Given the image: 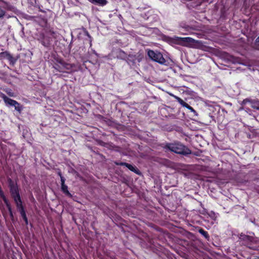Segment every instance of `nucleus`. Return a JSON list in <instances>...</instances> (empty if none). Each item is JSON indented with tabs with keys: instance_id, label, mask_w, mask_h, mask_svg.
I'll return each instance as SVG.
<instances>
[{
	"instance_id": "obj_7",
	"label": "nucleus",
	"mask_w": 259,
	"mask_h": 259,
	"mask_svg": "<svg viewBox=\"0 0 259 259\" xmlns=\"http://www.w3.org/2000/svg\"><path fill=\"white\" fill-rule=\"evenodd\" d=\"M0 196H1V198H3V200L4 201V202L6 203V205L7 206L9 211H11V208H10V204H9L8 201L7 200L6 198L5 197V196L4 195V194L2 189H0Z\"/></svg>"
},
{
	"instance_id": "obj_15",
	"label": "nucleus",
	"mask_w": 259,
	"mask_h": 259,
	"mask_svg": "<svg viewBox=\"0 0 259 259\" xmlns=\"http://www.w3.org/2000/svg\"><path fill=\"white\" fill-rule=\"evenodd\" d=\"M185 107L187 108L192 112H193L195 115H197L196 112L195 111V110L192 107L189 106L188 104H187V106H186Z\"/></svg>"
},
{
	"instance_id": "obj_5",
	"label": "nucleus",
	"mask_w": 259,
	"mask_h": 259,
	"mask_svg": "<svg viewBox=\"0 0 259 259\" xmlns=\"http://www.w3.org/2000/svg\"><path fill=\"white\" fill-rule=\"evenodd\" d=\"M91 3L100 6H105L107 4V0H88Z\"/></svg>"
},
{
	"instance_id": "obj_19",
	"label": "nucleus",
	"mask_w": 259,
	"mask_h": 259,
	"mask_svg": "<svg viewBox=\"0 0 259 259\" xmlns=\"http://www.w3.org/2000/svg\"><path fill=\"white\" fill-rule=\"evenodd\" d=\"M255 41L257 44H259V36L256 39Z\"/></svg>"
},
{
	"instance_id": "obj_21",
	"label": "nucleus",
	"mask_w": 259,
	"mask_h": 259,
	"mask_svg": "<svg viewBox=\"0 0 259 259\" xmlns=\"http://www.w3.org/2000/svg\"><path fill=\"white\" fill-rule=\"evenodd\" d=\"M9 95L10 96H12V95H11V93H10Z\"/></svg>"
},
{
	"instance_id": "obj_3",
	"label": "nucleus",
	"mask_w": 259,
	"mask_h": 259,
	"mask_svg": "<svg viewBox=\"0 0 259 259\" xmlns=\"http://www.w3.org/2000/svg\"><path fill=\"white\" fill-rule=\"evenodd\" d=\"M148 55L152 60L160 64H162L165 62V60L163 57L162 55L158 52L149 50L148 52Z\"/></svg>"
},
{
	"instance_id": "obj_18",
	"label": "nucleus",
	"mask_w": 259,
	"mask_h": 259,
	"mask_svg": "<svg viewBox=\"0 0 259 259\" xmlns=\"http://www.w3.org/2000/svg\"><path fill=\"white\" fill-rule=\"evenodd\" d=\"M8 55H9V54L6 52H3L0 54V56H8Z\"/></svg>"
},
{
	"instance_id": "obj_2",
	"label": "nucleus",
	"mask_w": 259,
	"mask_h": 259,
	"mask_svg": "<svg viewBox=\"0 0 259 259\" xmlns=\"http://www.w3.org/2000/svg\"><path fill=\"white\" fill-rule=\"evenodd\" d=\"M167 147L170 151L178 154L186 155L191 153L188 148L178 143L170 144L167 146Z\"/></svg>"
},
{
	"instance_id": "obj_12",
	"label": "nucleus",
	"mask_w": 259,
	"mask_h": 259,
	"mask_svg": "<svg viewBox=\"0 0 259 259\" xmlns=\"http://www.w3.org/2000/svg\"><path fill=\"white\" fill-rule=\"evenodd\" d=\"M176 98L177 99L178 102L184 107H186L187 106V104L186 103H185L183 100H182L181 98L179 97H176Z\"/></svg>"
},
{
	"instance_id": "obj_10",
	"label": "nucleus",
	"mask_w": 259,
	"mask_h": 259,
	"mask_svg": "<svg viewBox=\"0 0 259 259\" xmlns=\"http://www.w3.org/2000/svg\"><path fill=\"white\" fill-rule=\"evenodd\" d=\"M121 164L125 165L131 170L134 171L136 173H138V169L134 166L128 163H121Z\"/></svg>"
},
{
	"instance_id": "obj_13",
	"label": "nucleus",
	"mask_w": 259,
	"mask_h": 259,
	"mask_svg": "<svg viewBox=\"0 0 259 259\" xmlns=\"http://www.w3.org/2000/svg\"><path fill=\"white\" fill-rule=\"evenodd\" d=\"M199 232L200 233H201L202 235H203L205 238L208 237V234L207 233L203 230V229H200L199 230Z\"/></svg>"
},
{
	"instance_id": "obj_11",
	"label": "nucleus",
	"mask_w": 259,
	"mask_h": 259,
	"mask_svg": "<svg viewBox=\"0 0 259 259\" xmlns=\"http://www.w3.org/2000/svg\"><path fill=\"white\" fill-rule=\"evenodd\" d=\"M11 192L12 195L13 196L16 195L17 194H19L18 189H17V187H11Z\"/></svg>"
},
{
	"instance_id": "obj_20",
	"label": "nucleus",
	"mask_w": 259,
	"mask_h": 259,
	"mask_svg": "<svg viewBox=\"0 0 259 259\" xmlns=\"http://www.w3.org/2000/svg\"><path fill=\"white\" fill-rule=\"evenodd\" d=\"M9 95L10 96H12V95H11V93H10Z\"/></svg>"
},
{
	"instance_id": "obj_16",
	"label": "nucleus",
	"mask_w": 259,
	"mask_h": 259,
	"mask_svg": "<svg viewBox=\"0 0 259 259\" xmlns=\"http://www.w3.org/2000/svg\"><path fill=\"white\" fill-rule=\"evenodd\" d=\"M59 176L60 177L61 181V185L65 184V178L63 176H62V175H61L60 172L59 173Z\"/></svg>"
},
{
	"instance_id": "obj_4",
	"label": "nucleus",
	"mask_w": 259,
	"mask_h": 259,
	"mask_svg": "<svg viewBox=\"0 0 259 259\" xmlns=\"http://www.w3.org/2000/svg\"><path fill=\"white\" fill-rule=\"evenodd\" d=\"M1 97L7 105L14 106L15 109L18 111H20L22 110L21 107L17 101L9 98L4 94H2Z\"/></svg>"
},
{
	"instance_id": "obj_17",
	"label": "nucleus",
	"mask_w": 259,
	"mask_h": 259,
	"mask_svg": "<svg viewBox=\"0 0 259 259\" xmlns=\"http://www.w3.org/2000/svg\"><path fill=\"white\" fill-rule=\"evenodd\" d=\"M5 14V11L0 8V18L3 17Z\"/></svg>"
},
{
	"instance_id": "obj_1",
	"label": "nucleus",
	"mask_w": 259,
	"mask_h": 259,
	"mask_svg": "<svg viewBox=\"0 0 259 259\" xmlns=\"http://www.w3.org/2000/svg\"><path fill=\"white\" fill-rule=\"evenodd\" d=\"M246 105V111L254 116L259 115V101H244Z\"/></svg>"
},
{
	"instance_id": "obj_9",
	"label": "nucleus",
	"mask_w": 259,
	"mask_h": 259,
	"mask_svg": "<svg viewBox=\"0 0 259 259\" xmlns=\"http://www.w3.org/2000/svg\"><path fill=\"white\" fill-rule=\"evenodd\" d=\"M180 39L184 43L194 42L195 40L191 37H181Z\"/></svg>"
},
{
	"instance_id": "obj_8",
	"label": "nucleus",
	"mask_w": 259,
	"mask_h": 259,
	"mask_svg": "<svg viewBox=\"0 0 259 259\" xmlns=\"http://www.w3.org/2000/svg\"><path fill=\"white\" fill-rule=\"evenodd\" d=\"M61 190L66 195H67L69 197H72L71 194L68 190L67 186H66L65 184L61 185Z\"/></svg>"
},
{
	"instance_id": "obj_14",
	"label": "nucleus",
	"mask_w": 259,
	"mask_h": 259,
	"mask_svg": "<svg viewBox=\"0 0 259 259\" xmlns=\"http://www.w3.org/2000/svg\"><path fill=\"white\" fill-rule=\"evenodd\" d=\"M21 215H22L23 219H24L25 222L27 223V218H26V214L25 213L24 210L23 208L21 209Z\"/></svg>"
},
{
	"instance_id": "obj_6",
	"label": "nucleus",
	"mask_w": 259,
	"mask_h": 259,
	"mask_svg": "<svg viewBox=\"0 0 259 259\" xmlns=\"http://www.w3.org/2000/svg\"><path fill=\"white\" fill-rule=\"evenodd\" d=\"M14 199V200L18 207H22V202L20 199V196L19 194H17L16 195L13 196Z\"/></svg>"
}]
</instances>
